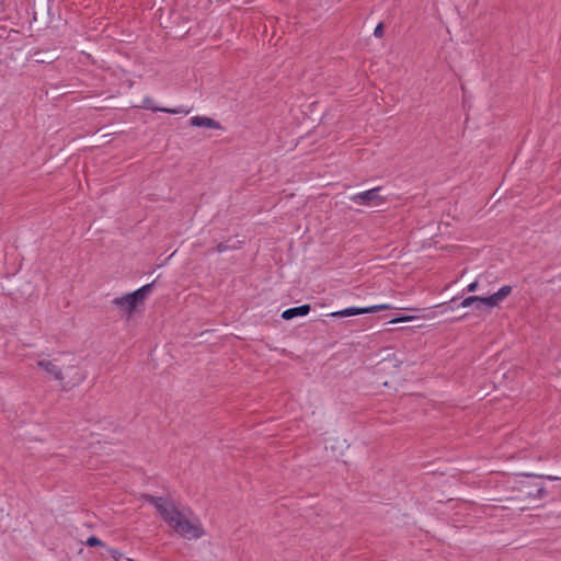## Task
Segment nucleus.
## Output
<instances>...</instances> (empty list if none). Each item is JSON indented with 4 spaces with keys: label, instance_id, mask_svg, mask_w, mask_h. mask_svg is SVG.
Instances as JSON below:
<instances>
[{
    "label": "nucleus",
    "instance_id": "f257e3e1",
    "mask_svg": "<svg viewBox=\"0 0 561 561\" xmlns=\"http://www.w3.org/2000/svg\"><path fill=\"white\" fill-rule=\"evenodd\" d=\"M146 500L179 536L196 540L206 535L202 520L190 510L180 511L172 502L162 497L147 496Z\"/></svg>",
    "mask_w": 561,
    "mask_h": 561
},
{
    "label": "nucleus",
    "instance_id": "f03ea898",
    "mask_svg": "<svg viewBox=\"0 0 561 561\" xmlns=\"http://www.w3.org/2000/svg\"><path fill=\"white\" fill-rule=\"evenodd\" d=\"M36 367L46 377L54 379L66 387H73L85 379V373L81 369L77 359L71 355L60 354L55 357L38 358Z\"/></svg>",
    "mask_w": 561,
    "mask_h": 561
},
{
    "label": "nucleus",
    "instance_id": "7ed1b4c3",
    "mask_svg": "<svg viewBox=\"0 0 561 561\" xmlns=\"http://www.w3.org/2000/svg\"><path fill=\"white\" fill-rule=\"evenodd\" d=\"M150 291L151 285H144L133 293L113 299L112 304L122 319L130 320L131 317L144 307L145 300Z\"/></svg>",
    "mask_w": 561,
    "mask_h": 561
},
{
    "label": "nucleus",
    "instance_id": "20e7f679",
    "mask_svg": "<svg viewBox=\"0 0 561 561\" xmlns=\"http://www.w3.org/2000/svg\"><path fill=\"white\" fill-rule=\"evenodd\" d=\"M512 290V286L505 285L489 297L470 296L462 300L461 307L468 308L476 305L477 310L493 309L499 307L511 295Z\"/></svg>",
    "mask_w": 561,
    "mask_h": 561
},
{
    "label": "nucleus",
    "instance_id": "39448f33",
    "mask_svg": "<svg viewBox=\"0 0 561 561\" xmlns=\"http://www.w3.org/2000/svg\"><path fill=\"white\" fill-rule=\"evenodd\" d=\"M380 187H375L350 196V199L357 204L368 207H378L385 203V198L379 194Z\"/></svg>",
    "mask_w": 561,
    "mask_h": 561
},
{
    "label": "nucleus",
    "instance_id": "423d86ee",
    "mask_svg": "<svg viewBox=\"0 0 561 561\" xmlns=\"http://www.w3.org/2000/svg\"><path fill=\"white\" fill-rule=\"evenodd\" d=\"M390 305H374L365 308H358V307H350L345 308L343 310L331 312L329 316L332 318H341V317H352V316H358L364 313H373L381 310H388L390 309Z\"/></svg>",
    "mask_w": 561,
    "mask_h": 561
},
{
    "label": "nucleus",
    "instance_id": "0eeeda50",
    "mask_svg": "<svg viewBox=\"0 0 561 561\" xmlns=\"http://www.w3.org/2000/svg\"><path fill=\"white\" fill-rule=\"evenodd\" d=\"M139 107L148 108L154 112H165L170 114H187L188 110H185L184 107L179 108H165V107H159L154 104V101L151 98H145L142 100V104L139 105Z\"/></svg>",
    "mask_w": 561,
    "mask_h": 561
},
{
    "label": "nucleus",
    "instance_id": "6e6552de",
    "mask_svg": "<svg viewBox=\"0 0 561 561\" xmlns=\"http://www.w3.org/2000/svg\"><path fill=\"white\" fill-rule=\"evenodd\" d=\"M190 123L194 127L221 129V125L217 121L207 116H193L191 117Z\"/></svg>",
    "mask_w": 561,
    "mask_h": 561
},
{
    "label": "nucleus",
    "instance_id": "1a4fd4ad",
    "mask_svg": "<svg viewBox=\"0 0 561 561\" xmlns=\"http://www.w3.org/2000/svg\"><path fill=\"white\" fill-rule=\"evenodd\" d=\"M309 311L310 305H301L299 307L286 309L285 311H283L282 318L284 320H291L296 317H305L309 313Z\"/></svg>",
    "mask_w": 561,
    "mask_h": 561
},
{
    "label": "nucleus",
    "instance_id": "9d476101",
    "mask_svg": "<svg viewBox=\"0 0 561 561\" xmlns=\"http://www.w3.org/2000/svg\"><path fill=\"white\" fill-rule=\"evenodd\" d=\"M108 554L115 560V561H119L121 559H123L124 554L122 551L117 550V549H114V548H108Z\"/></svg>",
    "mask_w": 561,
    "mask_h": 561
},
{
    "label": "nucleus",
    "instance_id": "9b49d317",
    "mask_svg": "<svg viewBox=\"0 0 561 561\" xmlns=\"http://www.w3.org/2000/svg\"><path fill=\"white\" fill-rule=\"evenodd\" d=\"M419 317L416 316H403V317H400V318H397V319H393L391 321V323H399V322H410V321H413L415 319H417Z\"/></svg>",
    "mask_w": 561,
    "mask_h": 561
},
{
    "label": "nucleus",
    "instance_id": "f8f14e48",
    "mask_svg": "<svg viewBox=\"0 0 561 561\" xmlns=\"http://www.w3.org/2000/svg\"><path fill=\"white\" fill-rule=\"evenodd\" d=\"M87 545L90 547H94V546H103L104 543L96 537H89L87 540Z\"/></svg>",
    "mask_w": 561,
    "mask_h": 561
},
{
    "label": "nucleus",
    "instance_id": "ddd939ff",
    "mask_svg": "<svg viewBox=\"0 0 561 561\" xmlns=\"http://www.w3.org/2000/svg\"><path fill=\"white\" fill-rule=\"evenodd\" d=\"M478 287H479V283L478 280H474L472 283H470L468 286H467V290L469 293H474L476 290H478Z\"/></svg>",
    "mask_w": 561,
    "mask_h": 561
},
{
    "label": "nucleus",
    "instance_id": "4468645a",
    "mask_svg": "<svg viewBox=\"0 0 561 561\" xmlns=\"http://www.w3.org/2000/svg\"><path fill=\"white\" fill-rule=\"evenodd\" d=\"M382 34H383V27H382V24H378V25L376 26V28L374 30V35H375L376 37H381V36H382Z\"/></svg>",
    "mask_w": 561,
    "mask_h": 561
},
{
    "label": "nucleus",
    "instance_id": "2eb2a0df",
    "mask_svg": "<svg viewBox=\"0 0 561 561\" xmlns=\"http://www.w3.org/2000/svg\"><path fill=\"white\" fill-rule=\"evenodd\" d=\"M542 493H543V489H541V488H540V489H538V496H541V495H542Z\"/></svg>",
    "mask_w": 561,
    "mask_h": 561
},
{
    "label": "nucleus",
    "instance_id": "dca6fc26",
    "mask_svg": "<svg viewBox=\"0 0 561 561\" xmlns=\"http://www.w3.org/2000/svg\"><path fill=\"white\" fill-rule=\"evenodd\" d=\"M547 478H548L549 480H554V479H557L556 477H551V476H548Z\"/></svg>",
    "mask_w": 561,
    "mask_h": 561
},
{
    "label": "nucleus",
    "instance_id": "f3484780",
    "mask_svg": "<svg viewBox=\"0 0 561 561\" xmlns=\"http://www.w3.org/2000/svg\"><path fill=\"white\" fill-rule=\"evenodd\" d=\"M513 489H514V490H522V488H520V486H514Z\"/></svg>",
    "mask_w": 561,
    "mask_h": 561
}]
</instances>
